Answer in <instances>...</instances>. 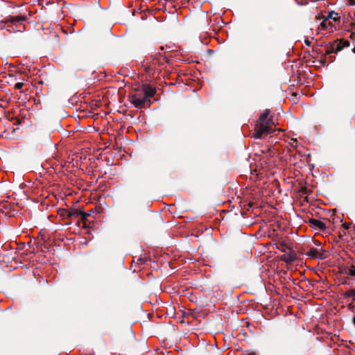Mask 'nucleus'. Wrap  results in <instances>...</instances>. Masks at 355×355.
I'll list each match as a JSON object with an SVG mask.
<instances>
[{"instance_id":"nucleus-10","label":"nucleus","mask_w":355,"mask_h":355,"mask_svg":"<svg viewBox=\"0 0 355 355\" xmlns=\"http://www.w3.org/2000/svg\"><path fill=\"white\" fill-rule=\"evenodd\" d=\"M345 297H352L355 301V290L351 289L345 292Z\"/></svg>"},{"instance_id":"nucleus-3","label":"nucleus","mask_w":355,"mask_h":355,"mask_svg":"<svg viewBox=\"0 0 355 355\" xmlns=\"http://www.w3.org/2000/svg\"><path fill=\"white\" fill-rule=\"evenodd\" d=\"M269 124L268 122H266L259 125L256 128L254 135V138L261 139L263 135L270 134L272 131V128L269 126Z\"/></svg>"},{"instance_id":"nucleus-6","label":"nucleus","mask_w":355,"mask_h":355,"mask_svg":"<svg viewBox=\"0 0 355 355\" xmlns=\"http://www.w3.org/2000/svg\"><path fill=\"white\" fill-rule=\"evenodd\" d=\"M146 97L138 98L133 96L131 100V103L134 105L136 108H141L146 103Z\"/></svg>"},{"instance_id":"nucleus-2","label":"nucleus","mask_w":355,"mask_h":355,"mask_svg":"<svg viewBox=\"0 0 355 355\" xmlns=\"http://www.w3.org/2000/svg\"><path fill=\"white\" fill-rule=\"evenodd\" d=\"M306 255L318 259H324L327 257V252L322 248H311L306 252Z\"/></svg>"},{"instance_id":"nucleus-5","label":"nucleus","mask_w":355,"mask_h":355,"mask_svg":"<svg viewBox=\"0 0 355 355\" xmlns=\"http://www.w3.org/2000/svg\"><path fill=\"white\" fill-rule=\"evenodd\" d=\"M309 223L310 226L315 230H324L326 229V224L315 218H310L309 220Z\"/></svg>"},{"instance_id":"nucleus-7","label":"nucleus","mask_w":355,"mask_h":355,"mask_svg":"<svg viewBox=\"0 0 355 355\" xmlns=\"http://www.w3.org/2000/svg\"><path fill=\"white\" fill-rule=\"evenodd\" d=\"M144 97H146V100H147L148 98L152 97L155 95L156 90L150 85H146L144 86Z\"/></svg>"},{"instance_id":"nucleus-18","label":"nucleus","mask_w":355,"mask_h":355,"mask_svg":"<svg viewBox=\"0 0 355 355\" xmlns=\"http://www.w3.org/2000/svg\"><path fill=\"white\" fill-rule=\"evenodd\" d=\"M354 324H355V317L353 319Z\"/></svg>"},{"instance_id":"nucleus-17","label":"nucleus","mask_w":355,"mask_h":355,"mask_svg":"<svg viewBox=\"0 0 355 355\" xmlns=\"http://www.w3.org/2000/svg\"><path fill=\"white\" fill-rule=\"evenodd\" d=\"M159 49H160L161 51H163V52L164 51L165 49H164V46H162L159 47Z\"/></svg>"},{"instance_id":"nucleus-12","label":"nucleus","mask_w":355,"mask_h":355,"mask_svg":"<svg viewBox=\"0 0 355 355\" xmlns=\"http://www.w3.org/2000/svg\"><path fill=\"white\" fill-rule=\"evenodd\" d=\"M283 259L286 261V262H291L293 261V258L291 257V255H288V256H284V257L283 258Z\"/></svg>"},{"instance_id":"nucleus-16","label":"nucleus","mask_w":355,"mask_h":355,"mask_svg":"<svg viewBox=\"0 0 355 355\" xmlns=\"http://www.w3.org/2000/svg\"><path fill=\"white\" fill-rule=\"evenodd\" d=\"M247 355H257V354L255 352H252L248 354Z\"/></svg>"},{"instance_id":"nucleus-4","label":"nucleus","mask_w":355,"mask_h":355,"mask_svg":"<svg viewBox=\"0 0 355 355\" xmlns=\"http://www.w3.org/2000/svg\"><path fill=\"white\" fill-rule=\"evenodd\" d=\"M338 14L334 11L329 12L325 19L323 20V21L321 24V26L322 27H325L327 24L331 25V27L333 26L331 24L330 22L328 21L329 19H332L334 21H340V17L338 16Z\"/></svg>"},{"instance_id":"nucleus-13","label":"nucleus","mask_w":355,"mask_h":355,"mask_svg":"<svg viewBox=\"0 0 355 355\" xmlns=\"http://www.w3.org/2000/svg\"><path fill=\"white\" fill-rule=\"evenodd\" d=\"M23 85H24L23 83H17L15 85V88L17 89H20L22 88Z\"/></svg>"},{"instance_id":"nucleus-8","label":"nucleus","mask_w":355,"mask_h":355,"mask_svg":"<svg viewBox=\"0 0 355 355\" xmlns=\"http://www.w3.org/2000/svg\"><path fill=\"white\" fill-rule=\"evenodd\" d=\"M270 114V110H266L261 114V116H259V121L261 122V123H266V122H268L269 123H270V120H267L268 119V116Z\"/></svg>"},{"instance_id":"nucleus-15","label":"nucleus","mask_w":355,"mask_h":355,"mask_svg":"<svg viewBox=\"0 0 355 355\" xmlns=\"http://www.w3.org/2000/svg\"><path fill=\"white\" fill-rule=\"evenodd\" d=\"M351 38H352V40H355V33H352V34L351 35Z\"/></svg>"},{"instance_id":"nucleus-1","label":"nucleus","mask_w":355,"mask_h":355,"mask_svg":"<svg viewBox=\"0 0 355 355\" xmlns=\"http://www.w3.org/2000/svg\"><path fill=\"white\" fill-rule=\"evenodd\" d=\"M24 19L22 16H9L5 19V23L8 24L7 28L9 31H21L24 29L22 23Z\"/></svg>"},{"instance_id":"nucleus-14","label":"nucleus","mask_w":355,"mask_h":355,"mask_svg":"<svg viewBox=\"0 0 355 355\" xmlns=\"http://www.w3.org/2000/svg\"><path fill=\"white\" fill-rule=\"evenodd\" d=\"M81 215H82V218L83 219H86L87 216H88V214H87L84 211H81L80 212Z\"/></svg>"},{"instance_id":"nucleus-9","label":"nucleus","mask_w":355,"mask_h":355,"mask_svg":"<svg viewBox=\"0 0 355 355\" xmlns=\"http://www.w3.org/2000/svg\"><path fill=\"white\" fill-rule=\"evenodd\" d=\"M277 248L282 252H286L287 250H290V246L284 241H280L278 243Z\"/></svg>"},{"instance_id":"nucleus-11","label":"nucleus","mask_w":355,"mask_h":355,"mask_svg":"<svg viewBox=\"0 0 355 355\" xmlns=\"http://www.w3.org/2000/svg\"><path fill=\"white\" fill-rule=\"evenodd\" d=\"M348 274L351 276H355V267L354 266H352L350 267V268L349 269Z\"/></svg>"}]
</instances>
